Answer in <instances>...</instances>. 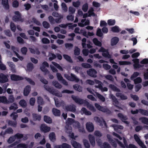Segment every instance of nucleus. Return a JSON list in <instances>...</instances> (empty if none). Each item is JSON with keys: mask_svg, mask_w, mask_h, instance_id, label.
I'll return each mask as SVG.
<instances>
[{"mask_svg": "<svg viewBox=\"0 0 148 148\" xmlns=\"http://www.w3.org/2000/svg\"><path fill=\"white\" fill-rule=\"evenodd\" d=\"M71 97L76 103L79 105L84 104V106H86L90 110L93 111H95L94 107L92 104H90L86 100L81 99L73 95H72Z\"/></svg>", "mask_w": 148, "mask_h": 148, "instance_id": "obj_1", "label": "nucleus"}, {"mask_svg": "<svg viewBox=\"0 0 148 148\" xmlns=\"http://www.w3.org/2000/svg\"><path fill=\"white\" fill-rule=\"evenodd\" d=\"M14 14L16 15L13 16L12 17V19L14 22H23L24 21L23 19L22 18V15L18 11L14 12Z\"/></svg>", "mask_w": 148, "mask_h": 148, "instance_id": "obj_2", "label": "nucleus"}, {"mask_svg": "<svg viewBox=\"0 0 148 148\" xmlns=\"http://www.w3.org/2000/svg\"><path fill=\"white\" fill-rule=\"evenodd\" d=\"M94 120L96 122L99 123L100 126H103L104 125L105 127H107L106 123L102 118H100L99 117L95 116L94 117Z\"/></svg>", "mask_w": 148, "mask_h": 148, "instance_id": "obj_3", "label": "nucleus"}, {"mask_svg": "<svg viewBox=\"0 0 148 148\" xmlns=\"http://www.w3.org/2000/svg\"><path fill=\"white\" fill-rule=\"evenodd\" d=\"M86 73L88 76L91 77L95 78L97 77V72L94 69L92 68L89 69L87 71Z\"/></svg>", "mask_w": 148, "mask_h": 148, "instance_id": "obj_4", "label": "nucleus"}, {"mask_svg": "<svg viewBox=\"0 0 148 148\" xmlns=\"http://www.w3.org/2000/svg\"><path fill=\"white\" fill-rule=\"evenodd\" d=\"M8 81V79L7 75H5L3 73L0 74V83H5Z\"/></svg>", "mask_w": 148, "mask_h": 148, "instance_id": "obj_5", "label": "nucleus"}, {"mask_svg": "<svg viewBox=\"0 0 148 148\" xmlns=\"http://www.w3.org/2000/svg\"><path fill=\"white\" fill-rule=\"evenodd\" d=\"M10 78L12 80L14 81H18L23 79V78L22 77L15 74L12 75Z\"/></svg>", "mask_w": 148, "mask_h": 148, "instance_id": "obj_6", "label": "nucleus"}, {"mask_svg": "<svg viewBox=\"0 0 148 148\" xmlns=\"http://www.w3.org/2000/svg\"><path fill=\"white\" fill-rule=\"evenodd\" d=\"M31 90V87L29 85H27L25 88L23 94L25 96H27Z\"/></svg>", "mask_w": 148, "mask_h": 148, "instance_id": "obj_7", "label": "nucleus"}, {"mask_svg": "<svg viewBox=\"0 0 148 148\" xmlns=\"http://www.w3.org/2000/svg\"><path fill=\"white\" fill-rule=\"evenodd\" d=\"M1 4L5 10H8L9 9L8 0H1Z\"/></svg>", "mask_w": 148, "mask_h": 148, "instance_id": "obj_8", "label": "nucleus"}, {"mask_svg": "<svg viewBox=\"0 0 148 148\" xmlns=\"http://www.w3.org/2000/svg\"><path fill=\"white\" fill-rule=\"evenodd\" d=\"M71 143L74 148H82L81 145L79 143L75 140H71Z\"/></svg>", "mask_w": 148, "mask_h": 148, "instance_id": "obj_9", "label": "nucleus"}, {"mask_svg": "<svg viewBox=\"0 0 148 148\" xmlns=\"http://www.w3.org/2000/svg\"><path fill=\"white\" fill-rule=\"evenodd\" d=\"M88 138L91 145L92 147H94L95 145V139L94 137L90 134L88 136Z\"/></svg>", "mask_w": 148, "mask_h": 148, "instance_id": "obj_10", "label": "nucleus"}, {"mask_svg": "<svg viewBox=\"0 0 148 148\" xmlns=\"http://www.w3.org/2000/svg\"><path fill=\"white\" fill-rule=\"evenodd\" d=\"M119 40V38L117 37L112 38L111 40V45L112 46L116 45Z\"/></svg>", "mask_w": 148, "mask_h": 148, "instance_id": "obj_11", "label": "nucleus"}, {"mask_svg": "<svg viewBox=\"0 0 148 148\" xmlns=\"http://www.w3.org/2000/svg\"><path fill=\"white\" fill-rule=\"evenodd\" d=\"M32 116L33 119L34 121H40L41 119V116L40 115L37 114L33 113Z\"/></svg>", "mask_w": 148, "mask_h": 148, "instance_id": "obj_12", "label": "nucleus"}, {"mask_svg": "<svg viewBox=\"0 0 148 148\" xmlns=\"http://www.w3.org/2000/svg\"><path fill=\"white\" fill-rule=\"evenodd\" d=\"M97 142L101 148H111L110 146L107 142H104L102 145H101L102 143L101 142Z\"/></svg>", "mask_w": 148, "mask_h": 148, "instance_id": "obj_13", "label": "nucleus"}, {"mask_svg": "<svg viewBox=\"0 0 148 148\" xmlns=\"http://www.w3.org/2000/svg\"><path fill=\"white\" fill-rule=\"evenodd\" d=\"M65 109L67 111L75 112L76 111L75 108L72 106L71 105H68L66 106H65Z\"/></svg>", "mask_w": 148, "mask_h": 148, "instance_id": "obj_14", "label": "nucleus"}, {"mask_svg": "<svg viewBox=\"0 0 148 148\" xmlns=\"http://www.w3.org/2000/svg\"><path fill=\"white\" fill-rule=\"evenodd\" d=\"M134 138L136 140V141L137 142L138 144L140 146H142V145H143V143L142 142V141L140 140L139 138L138 137V136L136 134H135L134 135Z\"/></svg>", "mask_w": 148, "mask_h": 148, "instance_id": "obj_15", "label": "nucleus"}, {"mask_svg": "<svg viewBox=\"0 0 148 148\" xmlns=\"http://www.w3.org/2000/svg\"><path fill=\"white\" fill-rule=\"evenodd\" d=\"M70 81H75L78 82L79 81V79L77 78V77L74 74H71Z\"/></svg>", "mask_w": 148, "mask_h": 148, "instance_id": "obj_16", "label": "nucleus"}, {"mask_svg": "<svg viewBox=\"0 0 148 148\" xmlns=\"http://www.w3.org/2000/svg\"><path fill=\"white\" fill-rule=\"evenodd\" d=\"M52 112L53 114L55 116H60V110L53 108L52 109Z\"/></svg>", "mask_w": 148, "mask_h": 148, "instance_id": "obj_17", "label": "nucleus"}, {"mask_svg": "<svg viewBox=\"0 0 148 148\" xmlns=\"http://www.w3.org/2000/svg\"><path fill=\"white\" fill-rule=\"evenodd\" d=\"M86 130H94V126L93 124L91 122H87L86 124Z\"/></svg>", "mask_w": 148, "mask_h": 148, "instance_id": "obj_18", "label": "nucleus"}, {"mask_svg": "<svg viewBox=\"0 0 148 148\" xmlns=\"http://www.w3.org/2000/svg\"><path fill=\"white\" fill-rule=\"evenodd\" d=\"M139 120L142 123L148 125V118L145 117H140L139 118Z\"/></svg>", "mask_w": 148, "mask_h": 148, "instance_id": "obj_19", "label": "nucleus"}, {"mask_svg": "<svg viewBox=\"0 0 148 148\" xmlns=\"http://www.w3.org/2000/svg\"><path fill=\"white\" fill-rule=\"evenodd\" d=\"M44 121L47 123H51L52 122V119L49 116L45 115L44 116Z\"/></svg>", "mask_w": 148, "mask_h": 148, "instance_id": "obj_20", "label": "nucleus"}, {"mask_svg": "<svg viewBox=\"0 0 148 148\" xmlns=\"http://www.w3.org/2000/svg\"><path fill=\"white\" fill-rule=\"evenodd\" d=\"M118 116L121 119V120L122 121L128 119V118L127 116L124 115L122 113H119L118 114Z\"/></svg>", "mask_w": 148, "mask_h": 148, "instance_id": "obj_21", "label": "nucleus"}, {"mask_svg": "<svg viewBox=\"0 0 148 148\" xmlns=\"http://www.w3.org/2000/svg\"><path fill=\"white\" fill-rule=\"evenodd\" d=\"M93 43L96 46L101 47L102 44L101 42L99 41L97 38H94L92 39Z\"/></svg>", "mask_w": 148, "mask_h": 148, "instance_id": "obj_22", "label": "nucleus"}, {"mask_svg": "<svg viewBox=\"0 0 148 148\" xmlns=\"http://www.w3.org/2000/svg\"><path fill=\"white\" fill-rule=\"evenodd\" d=\"M49 137L51 141L53 142H54L56 140L55 134L54 132L50 133L49 134Z\"/></svg>", "mask_w": 148, "mask_h": 148, "instance_id": "obj_23", "label": "nucleus"}, {"mask_svg": "<svg viewBox=\"0 0 148 148\" xmlns=\"http://www.w3.org/2000/svg\"><path fill=\"white\" fill-rule=\"evenodd\" d=\"M111 31L114 33H118L121 31V29L119 27L116 25L111 28Z\"/></svg>", "mask_w": 148, "mask_h": 148, "instance_id": "obj_24", "label": "nucleus"}, {"mask_svg": "<svg viewBox=\"0 0 148 148\" xmlns=\"http://www.w3.org/2000/svg\"><path fill=\"white\" fill-rule=\"evenodd\" d=\"M14 98L12 95H10L8 98V100H7V104L13 103L14 101Z\"/></svg>", "mask_w": 148, "mask_h": 148, "instance_id": "obj_25", "label": "nucleus"}, {"mask_svg": "<svg viewBox=\"0 0 148 148\" xmlns=\"http://www.w3.org/2000/svg\"><path fill=\"white\" fill-rule=\"evenodd\" d=\"M63 57L64 59L68 62L71 63H73V61L70 56L66 54H64L63 55Z\"/></svg>", "mask_w": 148, "mask_h": 148, "instance_id": "obj_26", "label": "nucleus"}, {"mask_svg": "<svg viewBox=\"0 0 148 148\" xmlns=\"http://www.w3.org/2000/svg\"><path fill=\"white\" fill-rule=\"evenodd\" d=\"M53 84L55 87L57 88L61 89L62 87V85L58 83L57 81H53L52 82Z\"/></svg>", "mask_w": 148, "mask_h": 148, "instance_id": "obj_27", "label": "nucleus"}, {"mask_svg": "<svg viewBox=\"0 0 148 148\" xmlns=\"http://www.w3.org/2000/svg\"><path fill=\"white\" fill-rule=\"evenodd\" d=\"M18 108L17 104L16 103H14L13 104L10 106L9 107L10 110H13L15 111Z\"/></svg>", "mask_w": 148, "mask_h": 148, "instance_id": "obj_28", "label": "nucleus"}, {"mask_svg": "<svg viewBox=\"0 0 148 148\" xmlns=\"http://www.w3.org/2000/svg\"><path fill=\"white\" fill-rule=\"evenodd\" d=\"M109 87L113 90L118 92H120V90L114 85L110 84L109 85Z\"/></svg>", "mask_w": 148, "mask_h": 148, "instance_id": "obj_29", "label": "nucleus"}, {"mask_svg": "<svg viewBox=\"0 0 148 148\" xmlns=\"http://www.w3.org/2000/svg\"><path fill=\"white\" fill-rule=\"evenodd\" d=\"M99 110L103 112H106L108 114H109L111 113V111L108 108H106L104 107L101 106V108H99Z\"/></svg>", "mask_w": 148, "mask_h": 148, "instance_id": "obj_30", "label": "nucleus"}, {"mask_svg": "<svg viewBox=\"0 0 148 148\" xmlns=\"http://www.w3.org/2000/svg\"><path fill=\"white\" fill-rule=\"evenodd\" d=\"M139 112L142 115L147 116H148V110H147L141 108L139 109Z\"/></svg>", "mask_w": 148, "mask_h": 148, "instance_id": "obj_31", "label": "nucleus"}, {"mask_svg": "<svg viewBox=\"0 0 148 148\" xmlns=\"http://www.w3.org/2000/svg\"><path fill=\"white\" fill-rule=\"evenodd\" d=\"M27 70L29 71H31L34 68V65L31 62L28 63L27 66Z\"/></svg>", "mask_w": 148, "mask_h": 148, "instance_id": "obj_32", "label": "nucleus"}, {"mask_svg": "<svg viewBox=\"0 0 148 148\" xmlns=\"http://www.w3.org/2000/svg\"><path fill=\"white\" fill-rule=\"evenodd\" d=\"M73 127L75 129H79L81 127V125L77 121H75L73 125Z\"/></svg>", "mask_w": 148, "mask_h": 148, "instance_id": "obj_33", "label": "nucleus"}, {"mask_svg": "<svg viewBox=\"0 0 148 148\" xmlns=\"http://www.w3.org/2000/svg\"><path fill=\"white\" fill-rule=\"evenodd\" d=\"M19 104L23 108H25L27 106L26 102L24 99L21 100L19 102Z\"/></svg>", "mask_w": 148, "mask_h": 148, "instance_id": "obj_34", "label": "nucleus"}, {"mask_svg": "<svg viewBox=\"0 0 148 148\" xmlns=\"http://www.w3.org/2000/svg\"><path fill=\"white\" fill-rule=\"evenodd\" d=\"M7 99L4 96H0V103H2L4 104H7Z\"/></svg>", "mask_w": 148, "mask_h": 148, "instance_id": "obj_35", "label": "nucleus"}, {"mask_svg": "<svg viewBox=\"0 0 148 148\" xmlns=\"http://www.w3.org/2000/svg\"><path fill=\"white\" fill-rule=\"evenodd\" d=\"M51 94L59 97H61L62 96L61 93L56 91L55 89L53 90Z\"/></svg>", "mask_w": 148, "mask_h": 148, "instance_id": "obj_36", "label": "nucleus"}, {"mask_svg": "<svg viewBox=\"0 0 148 148\" xmlns=\"http://www.w3.org/2000/svg\"><path fill=\"white\" fill-rule=\"evenodd\" d=\"M102 55L103 56L108 58H110L111 57V55L108 52V50H107L106 52L103 53H102Z\"/></svg>", "mask_w": 148, "mask_h": 148, "instance_id": "obj_37", "label": "nucleus"}, {"mask_svg": "<svg viewBox=\"0 0 148 148\" xmlns=\"http://www.w3.org/2000/svg\"><path fill=\"white\" fill-rule=\"evenodd\" d=\"M40 130H51V128L45 124H42L40 125Z\"/></svg>", "mask_w": 148, "mask_h": 148, "instance_id": "obj_38", "label": "nucleus"}, {"mask_svg": "<svg viewBox=\"0 0 148 148\" xmlns=\"http://www.w3.org/2000/svg\"><path fill=\"white\" fill-rule=\"evenodd\" d=\"M44 87L50 93H52V92L53 91L54 89H52L51 88L47 85H45L44 86Z\"/></svg>", "mask_w": 148, "mask_h": 148, "instance_id": "obj_39", "label": "nucleus"}, {"mask_svg": "<svg viewBox=\"0 0 148 148\" xmlns=\"http://www.w3.org/2000/svg\"><path fill=\"white\" fill-rule=\"evenodd\" d=\"M83 143L85 147L86 148H89L90 145L88 140L84 139L83 140Z\"/></svg>", "mask_w": 148, "mask_h": 148, "instance_id": "obj_40", "label": "nucleus"}, {"mask_svg": "<svg viewBox=\"0 0 148 148\" xmlns=\"http://www.w3.org/2000/svg\"><path fill=\"white\" fill-rule=\"evenodd\" d=\"M112 126L114 128V130H123V126L121 125L114 124L112 125Z\"/></svg>", "mask_w": 148, "mask_h": 148, "instance_id": "obj_41", "label": "nucleus"}, {"mask_svg": "<svg viewBox=\"0 0 148 148\" xmlns=\"http://www.w3.org/2000/svg\"><path fill=\"white\" fill-rule=\"evenodd\" d=\"M11 30L13 32H15L16 30V26L15 24L12 22H11L10 25Z\"/></svg>", "mask_w": 148, "mask_h": 148, "instance_id": "obj_42", "label": "nucleus"}, {"mask_svg": "<svg viewBox=\"0 0 148 148\" xmlns=\"http://www.w3.org/2000/svg\"><path fill=\"white\" fill-rule=\"evenodd\" d=\"M15 138L14 136L10 137L7 140V142L9 144H11L14 142L15 140Z\"/></svg>", "mask_w": 148, "mask_h": 148, "instance_id": "obj_43", "label": "nucleus"}, {"mask_svg": "<svg viewBox=\"0 0 148 148\" xmlns=\"http://www.w3.org/2000/svg\"><path fill=\"white\" fill-rule=\"evenodd\" d=\"M17 122L12 121L9 120L8 122V125L10 126L15 127L17 125Z\"/></svg>", "mask_w": 148, "mask_h": 148, "instance_id": "obj_44", "label": "nucleus"}, {"mask_svg": "<svg viewBox=\"0 0 148 148\" xmlns=\"http://www.w3.org/2000/svg\"><path fill=\"white\" fill-rule=\"evenodd\" d=\"M50 56L49 58V60L50 61H52L53 60L55 59L56 58V55L53 53H50Z\"/></svg>", "mask_w": 148, "mask_h": 148, "instance_id": "obj_45", "label": "nucleus"}, {"mask_svg": "<svg viewBox=\"0 0 148 148\" xmlns=\"http://www.w3.org/2000/svg\"><path fill=\"white\" fill-rule=\"evenodd\" d=\"M37 102L39 105H42L44 103V101L42 98L40 96L38 97Z\"/></svg>", "mask_w": 148, "mask_h": 148, "instance_id": "obj_46", "label": "nucleus"}, {"mask_svg": "<svg viewBox=\"0 0 148 148\" xmlns=\"http://www.w3.org/2000/svg\"><path fill=\"white\" fill-rule=\"evenodd\" d=\"M88 9V4L87 3L84 4L82 7V10L84 12H86L87 11Z\"/></svg>", "mask_w": 148, "mask_h": 148, "instance_id": "obj_47", "label": "nucleus"}, {"mask_svg": "<svg viewBox=\"0 0 148 148\" xmlns=\"http://www.w3.org/2000/svg\"><path fill=\"white\" fill-rule=\"evenodd\" d=\"M97 95L98 98L101 101L103 102H104L105 100V98L102 95L97 93Z\"/></svg>", "mask_w": 148, "mask_h": 148, "instance_id": "obj_48", "label": "nucleus"}, {"mask_svg": "<svg viewBox=\"0 0 148 148\" xmlns=\"http://www.w3.org/2000/svg\"><path fill=\"white\" fill-rule=\"evenodd\" d=\"M139 75L140 73H139L137 72H134L133 74L131 76L130 79L131 80H133Z\"/></svg>", "mask_w": 148, "mask_h": 148, "instance_id": "obj_49", "label": "nucleus"}, {"mask_svg": "<svg viewBox=\"0 0 148 148\" xmlns=\"http://www.w3.org/2000/svg\"><path fill=\"white\" fill-rule=\"evenodd\" d=\"M75 121V120L74 119L70 118H68L67 120V123L69 125H71L72 124L73 125V123H74Z\"/></svg>", "mask_w": 148, "mask_h": 148, "instance_id": "obj_50", "label": "nucleus"}, {"mask_svg": "<svg viewBox=\"0 0 148 148\" xmlns=\"http://www.w3.org/2000/svg\"><path fill=\"white\" fill-rule=\"evenodd\" d=\"M119 63L120 65H128L131 64V63L129 61H119Z\"/></svg>", "mask_w": 148, "mask_h": 148, "instance_id": "obj_51", "label": "nucleus"}, {"mask_svg": "<svg viewBox=\"0 0 148 148\" xmlns=\"http://www.w3.org/2000/svg\"><path fill=\"white\" fill-rule=\"evenodd\" d=\"M82 66L84 68H90L92 67L90 64L87 63H82L81 64Z\"/></svg>", "mask_w": 148, "mask_h": 148, "instance_id": "obj_52", "label": "nucleus"}, {"mask_svg": "<svg viewBox=\"0 0 148 148\" xmlns=\"http://www.w3.org/2000/svg\"><path fill=\"white\" fill-rule=\"evenodd\" d=\"M134 84H137L141 82L142 80L140 77H138L134 80Z\"/></svg>", "mask_w": 148, "mask_h": 148, "instance_id": "obj_53", "label": "nucleus"}, {"mask_svg": "<svg viewBox=\"0 0 148 148\" xmlns=\"http://www.w3.org/2000/svg\"><path fill=\"white\" fill-rule=\"evenodd\" d=\"M112 101L114 103L113 104H114V106H115L117 108L119 109H121V107L118 106V105L119 104V102L116 98L115 99L113 100Z\"/></svg>", "mask_w": 148, "mask_h": 148, "instance_id": "obj_54", "label": "nucleus"}, {"mask_svg": "<svg viewBox=\"0 0 148 148\" xmlns=\"http://www.w3.org/2000/svg\"><path fill=\"white\" fill-rule=\"evenodd\" d=\"M112 101L114 103L113 104H114V106H115L117 108L119 109H121V107L118 106V105L119 104V102L116 98L115 99L113 100Z\"/></svg>", "mask_w": 148, "mask_h": 148, "instance_id": "obj_55", "label": "nucleus"}, {"mask_svg": "<svg viewBox=\"0 0 148 148\" xmlns=\"http://www.w3.org/2000/svg\"><path fill=\"white\" fill-rule=\"evenodd\" d=\"M15 139H20L23 138V134L17 133L14 135Z\"/></svg>", "mask_w": 148, "mask_h": 148, "instance_id": "obj_56", "label": "nucleus"}, {"mask_svg": "<svg viewBox=\"0 0 148 148\" xmlns=\"http://www.w3.org/2000/svg\"><path fill=\"white\" fill-rule=\"evenodd\" d=\"M21 51L23 54L25 55L27 52V49L26 47H24L21 48Z\"/></svg>", "mask_w": 148, "mask_h": 148, "instance_id": "obj_57", "label": "nucleus"}, {"mask_svg": "<svg viewBox=\"0 0 148 148\" xmlns=\"http://www.w3.org/2000/svg\"><path fill=\"white\" fill-rule=\"evenodd\" d=\"M108 24L109 25H113L115 23V21L114 20L112 19L108 20Z\"/></svg>", "mask_w": 148, "mask_h": 148, "instance_id": "obj_58", "label": "nucleus"}, {"mask_svg": "<svg viewBox=\"0 0 148 148\" xmlns=\"http://www.w3.org/2000/svg\"><path fill=\"white\" fill-rule=\"evenodd\" d=\"M25 79L28 82H29L30 84L33 85H35V82L33 81L31 79L27 77H25Z\"/></svg>", "mask_w": 148, "mask_h": 148, "instance_id": "obj_59", "label": "nucleus"}, {"mask_svg": "<svg viewBox=\"0 0 148 148\" xmlns=\"http://www.w3.org/2000/svg\"><path fill=\"white\" fill-rule=\"evenodd\" d=\"M80 49L77 47L75 48L74 51V54L75 55L78 56L80 54Z\"/></svg>", "mask_w": 148, "mask_h": 148, "instance_id": "obj_60", "label": "nucleus"}, {"mask_svg": "<svg viewBox=\"0 0 148 148\" xmlns=\"http://www.w3.org/2000/svg\"><path fill=\"white\" fill-rule=\"evenodd\" d=\"M40 69L43 72L45 73V74L46 75L47 72H49L48 70L47 69L45 68V67L44 66H42L40 67Z\"/></svg>", "mask_w": 148, "mask_h": 148, "instance_id": "obj_61", "label": "nucleus"}, {"mask_svg": "<svg viewBox=\"0 0 148 148\" xmlns=\"http://www.w3.org/2000/svg\"><path fill=\"white\" fill-rule=\"evenodd\" d=\"M42 25L46 29H48L50 27L49 24L46 21H43Z\"/></svg>", "mask_w": 148, "mask_h": 148, "instance_id": "obj_62", "label": "nucleus"}, {"mask_svg": "<svg viewBox=\"0 0 148 148\" xmlns=\"http://www.w3.org/2000/svg\"><path fill=\"white\" fill-rule=\"evenodd\" d=\"M20 147L22 148H27L28 147V146L27 144L21 143L17 145V147Z\"/></svg>", "mask_w": 148, "mask_h": 148, "instance_id": "obj_63", "label": "nucleus"}, {"mask_svg": "<svg viewBox=\"0 0 148 148\" xmlns=\"http://www.w3.org/2000/svg\"><path fill=\"white\" fill-rule=\"evenodd\" d=\"M61 145L62 148H71V147L70 145L66 143H63Z\"/></svg>", "mask_w": 148, "mask_h": 148, "instance_id": "obj_64", "label": "nucleus"}]
</instances>
